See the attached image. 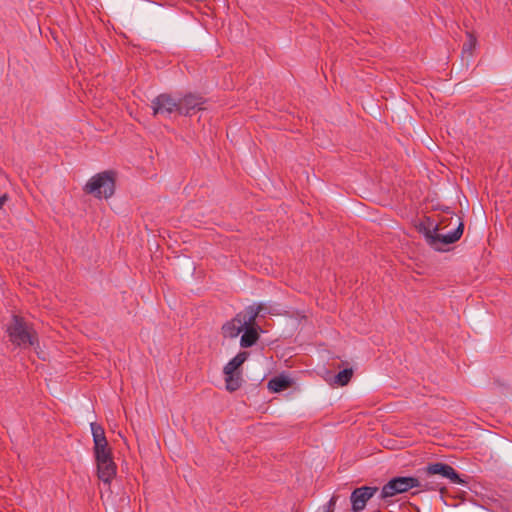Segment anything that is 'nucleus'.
Instances as JSON below:
<instances>
[{
    "instance_id": "21",
    "label": "nucleus",
    "mask_w": 512,
    "mask_h": 512,
    "mask_svg": "<svg viewBox=\"0 0 512 512\" xmlns=\"http://www.w3.org/2000/svg\"><path fill=\"white\" fill-rule=\"evenodd\" d=\"M336 501H337V497L336 496H333L329 502L327 503L326 506H324L323 508V511H331L333 512L334 511V506L336 504Z\"/></svg>"
},
{
    "instance_id": "9",
    "label": "nucleus",
    "mask_w": 512,
    "mask_h": 512,
    "mask_svg": "<svg viewBox=\"0 0 512 512\" xmlns=\"http://www.w3.org/2000/svg\"><path fill=\"white\" fill-rule=\"evenodd\" d=\"M205 100L198 95L188 94L178 100V113L182 115H192L196 111L203 110Z\"/></svg>"
},
{
    "instance_id": "23",
    "label": "nucleus",
    "mask_w": 512,
    "mask_h": 512,
    "mask_svg": "<svg viewBox=\"0 0 512 512\" xmlns=\"http://www.w3.org/2000/svg\"><path fill=\"white\" fill-rule=\"evenodd\" d=\"M7 200H8L7 195L0 196V209H2V207L4 206V204L6 203Z\"/></svg>"
},
{
    "instance_id": "18",
    "label": "nucleus",
    "mask_w": 512,
    "mask_h": 512,
    "mask_svg": "<svg viewBox=\"0 0 512 512\" xmlns=\"http://www.w3.org/2000/svg\"><path fill=\"white\" fill-rule=\"evenodd\" d=\"M353 376V369L346 368L340 371L334 378V382L339 386L347 385Z\"/></svg>"
},
{
    "instance_id": "17",
    "label": "nucleus",
    "mask_w": 512,
    "mask_h": 512,
    "mask_svg": "<svg viewBox=\"0 0 512 512\" xmlns=\"http://www.w3.org/2000/svg\"><path fill=\"white\" fill-rule=\"evenodd\" d=\"M226 389L229 392L238 390L242 385L241 373L224 374Z\"/></svg>"
},
{
    "instance_id": "22",
    "label": "nucleus",
    "mask_w": 512,
    "mask_h": 512,
    "mask_svg": "<svg viewBox=\"0 0 512 512\" xmlns=\"http://www.w3.org/2000/svg\"><path fill=\"white\" fill-rule=\"evenodd\" d=\"M271 315H281L283 311L279 308V305H271Z\"/></svg>"
},
{
    "instance_id": "11",
    "label": "nucleus",
    "mask_w": 512,
    "mask_h": 512,
    "mask_svg": "<svg viewBox=\"0 0 512 512\" xmlns=\"http://www.w3.org/2000/svg\"><path fill=\"white\" fill-rule=\"evenodd\" d=\"M421 476L418 478L419 488L421 491H443L445 489L444 483L435 479V476H428L422 469Z\"/></svg>"
},
{
    "instance_id": "6",
    "label": "nucleus",
    "mask_w": 512,
    "mask_h": 512,
    "mask_svg": "<svg viewBox=\"0 0 512 512\" xmlns=\"http://www.w3.org/2000/svg\"><path fill=\"white\" fill-rule=\"evenodd\" d=\"M424 473H427L428 476H440L441 478L449 479L453 484L464 483L456 470L445 463H431L424 468Z\"/></svg>"
},
{
    "instance_id": "5",
    "label": "nucleus",
    "mask_w": 512,
    "mask_h": 512,
    "mask_svg": "<svg viewBox=\"0 0 512 512\" xmlns=\"http://www.w3.org/2000/svg\"><path fill=\"white\" fill-rule=\"evenodd\" d=\"M91 432L94 442L95 461H102L113 458L112 450L108 445L104 428L95 422L91 423Z\"/></svg>"
},
{
    "instance_id": "12",
    "label": "nucleus",
    "mask_w": 512,
    "mask_h": 512,
    "mask_svg": "<svg viewBox=\"0 0 512 512\" xmlns=\"http://www.w3.org/2000/svg\"><path fill=\"white\" fill-rule=\"evenodd\" d=\"M261 307L256 304L248 306L243 312L238 313L236 316L241 320L245 326H256V319L261 315Z\"/></svg>"
},
{
    "instance_id": "1",
    "label": "nucleus",
    "mask_w": 512,
    "mask_h": 512,
    "mask_svg": "<svg viewBox=\"0 0 512 512\" xmlns=\"http://www.w3.org/2000/svg\"><path fill=\"white\" fill-rule=\"evenodd\" d=\"M419 232L426 242L435 250L442 251L443 247L458 241L464 230V224L459 217L444 216L438 223L427 217L419 224Z\"/></svg>"
},
{
    "instance_id": "8",
    "label": "nucleus",
    "mask_w": 512,
    "mask_h": 512,
    "mask_svg": "<svg viewBox=\"0 0 512 512\" xmlns=\"http://www.w3.org/2000/svg\"><path fill=\"white\" fill-rule=\"evenodd\" d=\"M377 491L378 488L372 486H362L354 489L350 497L352 510L354 512L362 511L366 507L368 500H370Z\"/></svg>"
},
{
    "instance_id": "3",
    "label": "nucleus",
    "mask_w": 512,
    "mask_h": 512,
    "mask_svg": "<svg viewBox=\"0 0 512 512\" xmlns=\"http://www.w3.org/2000/svg\"><path fill=\"white\" fill-rule=\"evenodd\" d=\"M84 191L96 198H110L115 192V179L112 171H103L93 176L84 186Z\"/></svg>"
},
{
    "instance_id": "7",
    "label": "nucleus",
    "mask_w": 512,
    "mask_h": 512,
    "mask_svg": "<svg viewBox=\"0 0 512 512\" xmlns=\"http://www.w3.org/2000/svg\"><path fill=\"white\" fill-rule=\"evenodd\" d=\"M153 115L170 116L173 112H178V101L168 94H160L152 101Z\"/></svg>"
},
{
    "instance_id": "16",
    "label": "nucleus",
    "mask_w": 512,
    "mask_h": 512,
    "mask_svg": "<svg viewBox=\"0 0 512 512\" xmlns=\"http://www.w3.org/2000/svg\"><path fill=\"white\" fill-rule=\"evenodd\" d=\"M292 381L283 375L273 377L268 382V389L272 392H281L291 387Z\"/></svg>"
},
{
    "instance_id": "19",
    "label": "nucleus",
    "mask_w": 512,
    "mask_h": 512,
    "mask_svg": "<svg viewBox=\"0 0 512 512\" xmlns=\"http://www.w3.org/2000/svg\"><path fill=\"white\" fill-rule=\"evenodd\" d=\"M467 35H468V41L466 43H464L462 50L464 53L471 54L473 49L476 46L477 40L471 33H467Z\"/></svg>"
},
{
    "instance_id": "15",
    "label": "nucleus",
    "mask_w": 512,
    "mask_h": 512,
    "mask_svg": "<svg viewBox=\"0 0 512 512\" xmlns=\"http://www.w3.org/2000/svg\"><path fill=\"white\" fill-rule=\"evenodd\" d=\"M244 333L240 339V345L243 348L253 346L259 339L258 328L256 326H245Z\"/></svg>"
},
{
    "instance_id": "14",
    "label": "nucleus",
    "mask_w": 512,
    "mask_h": 512,
    "mask_svg": "<svg viewBox=\"0 0 512 512\" xmlns=\"http://www.w3.org/2000/svg\"><path fill=\"white\" fill-rule=\"evenodd\" d=\"M248 356L249 353L246 351L239 352L224 366V374L240 373L239 368L247 360Z\"/></svg>"
},
{
    "instance_id": "2",
    "label": "nucleus",
    "mask_w": 512,
    "mask_h": 512,
    "mask_svg": "<svg viewBox=\"0 0 512 512\" xmlns=\"http://www.w3.org/2000/svg\"><path fill=\"white\" fill-rule=\"evenodd\" d=\"M6 331L11 343L17 347L25 349L38 343L35 330L18 315H13Z\"/></svg>"
},
{
    "instance_id": "13",
    "label": "nucleus",
    "mask_w": 512,
    "mask_h": 512,
    "mask_svg": "<svg viewBox=\"0 0 512 512\" xmlns=\"http://www.w3.org/2000/svg\"><path fill=\"white\" fill-rule=\"evenodd\" d=\"M244 329V325L241 323V320L235 316L232 320L226 322L222 326V334L226 338H235L240 332Z\"/></svg>"
},
{
    "instance_id": "4",
    "label": "nucleus",
    "mask_w": 512,
    "mask_h": 512,
    "mask_svg": "<svg viewBox=\"0 0 512 512\" xmlns=\"http://www.w3.org/2000/svg\"><path fill=\"white\" fill-rule=\"evenodd\" d=\"M419 486L417 477H394L389 480L381 489L380 498L390 504V498L397 494L405 493L412 488Z\"/></svg>"
},
{
    "instance_id": "10",
    "label": "nucleus",
    "mask_w": 512,
    "mask_h": 512,
    "mask_svg": "<svg viewBox=\"0 0 512 512\" xmlns=\"http://www.w3.org/2000/svg\"><path fill=\"white\" fill-rule=\"evenodd\" d=\"M96 465L98 478L105 484H110L115 477L117 470V466L113 458L107 460L105 459L103 462L98 461L96 462Z\"/></svg>"
},
{
    "instance_id": "20",
    "label": "nucleus",
    "mask_w": 512,
    "mask_h": 512,
    "mask_svg": "<svg viewBox=\"0 0 512 512\" xmlns=\"http://www.w3.org/2000/svg\"><path fill=\"white\" fill-rule=\"evenodd\" d=\"M257 307H261V315L260 317H264L266 314L271 312V305L265 304V303H258L256 304Z\"/></svg>"
}]
</instances>
